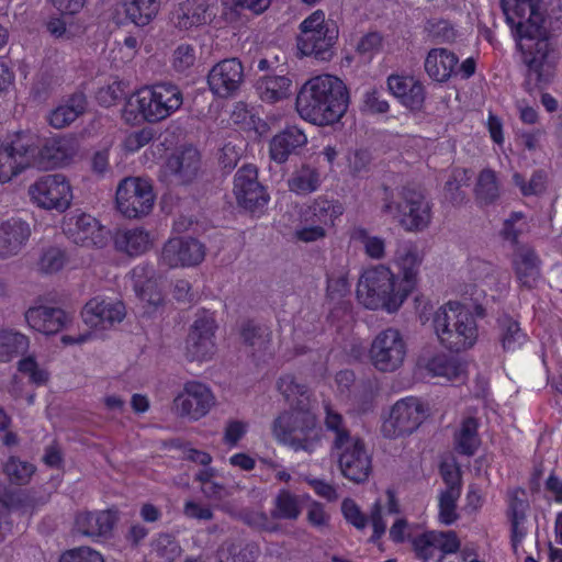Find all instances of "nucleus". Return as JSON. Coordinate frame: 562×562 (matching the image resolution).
I'll return each instance as SVG.
<instances>
[{"label":"nucleus","instance_id":"1","mask_svg":"<svg viewBox=\"0 0 562 562\" xmlns=\"http://www.w3.org/2000/svg\"><path fill=\"white\" fill-rule=\"evenodd\" d=\"M515 1V13L520 19L518 22H515L505 7L503 10L507 22L515 30L517 46L527 67L524 87L531 93L537 89L543 90L552 82L555 76L557 56L543 25L547 13L544 2L542 0Z\"/></svg>","mask_w":562,"mask_h":562},{"label":"nucleus","instance_id":"2","mask_svg":"<svg viewBox=\"0 0 562 562\" xmlns=\"http://www.w3.org/2000/svg\"><path fill=\"white\" fill-rule=\"evenodd\" d=\"M349 103V91L344 81L336 76L321 75L301 87L295 106L302 119L324 126L339 122Z\"/></svg>","mask_w":562,"mask_h":562},{"label":"nucleus","instance_id":"3","mask_svg":"<svg viewBox=\"0 0 562 562\" xmlns=\"http://www.w3.org/2000/svg\"><path fill=\"white\" fill-rule=\"evenodd\" d=\"M380 201L381 212L397 218L405 231L422 232L430 224L431 204L418 184L392 188L382 183Z\"/></svg>","mask_w":562,"mask_h":562},{"label":"nucleus","instance_id":"4","mask_svg":"<svg viewBox=\"0 0 562 562\" xmlns=\"http://www.w3.org/2000/svg\"><path fill=\"white\" fill-rule=\"evenodd\" d=\"M182 102V92L176 85L156 83L127 98L122 117L126 122H134L140 117L149 123H157L176 112Z\"/></svg>","mask_w":562,"mask_h":562},{"label":"nucleus","instance_id":"5","mask_svg":"<svg viewBox=\"0 0 562 562\" xmlns=\"http://www.w3.org/2000/svg\"><path fill=\"white\" fill-rule=\"evenodd\" d=\"M408 295V289L383 265L366 270L357 286V297L367 308L387 313L396 312Z\"/></svg>","mask_w":562,"mask_h":562},{"label":"nucleus","instance_id":"6","mask_svg":"<svg viewBox=\"0 0 562 562\" xmlns=\"http://www.w3.org/2000/svg\"><path fill=\"white\" fill-rule=\"evenodd\" d=\"M432 324L440 344L452 352L468 350L476 342L479 331L473 313L459 302L438 308Z\"/></svg>","mask_w":562,"mask_h":562},{"label":"nucleus","instance_id":"7","mask_svg":"<svg viewBox=\"0 0 562 562\" xmlns=\"http://www.w3.org/2000/svg\"><path fill=\"white\" fill-rule=\"evenodd\" d=\"M272 432L278 441L295 451L303 450L308 453L315 450L321 439L316 416L306 406L305 400L301 401L300 408L293 407L281 413L273 420Z\"/></svg>","mask_w":562,"mask_h":562},{"label":"nucleus","instance_id":"8","mask_svg":"<svg viewBox=\"0 0 562 562\" xmlns=\"http://www.w3.org/2000/svg\"><path fill=\"white\" fill-rule=\"evenodd\" d=\"M35 133L16 132L8 136L0 146V183L9 182L32 166Z\"/></svg>","mask_w":562,"mask_h":562},{"label":"nucleus","instance_id":"9","mask_svg":"<svg viewBox=\"0 0 562 562\" xmlns=\"http://www.w3.org/2000/svg\"><path fill=\"white\" fill-rule=\"evenodd\" d=\"M117 210L127 218H140L150 213L155 194L151 184L142 178L123 179L115 194Z\"/></svg>","mask_w":562,"mask_h":562},{"label":"nucleus","instance_id":"10","mask_svg":"<svg viewBox=\"0 0 562 562\" xmlns=\"http://www.w3.org/2000/svg\"><path fill=\"white\" fill-rule=\"evenodd\" d=\"M406 351V342L401 331L389 327L374 337L369 356L375 369L393 372L403 364Z\"/></svg>","mask_w":562,"mask_h":562},{"label":"nucleus","instance_id":"11","mask_svg":"<svg viewBox=\"0 0 562 562\" xmlns=\"http://www.w3.org/2000/svg\"><path fill=\"white\" fill-rule=\"evenodd\" d=\"M31 200L44 210L64 213L72 200L71 187L61 173L41 177L29 188Z\"/></svg>","mask_w":562,"mask_h":562},{"label":"nucleus","instance_id":"12","mask_svg":"<svg viewBox=\"0 0 562 562\" xmlns=\"http://www.w3.org/2000/svg\"><path fill=\"white\" fill-rule=\"evenodd\" d=\"M233 192L237 205L251 214L262 213L270 200L265 186L258 180L257 167L251 164L236 171Z\"/></svg>","mask_w":562,"mask_h":562},{"label":"nucleus","instance_id":"13","mask_svg":"<svg viewBox=\"0 0 562 562\" xmlns=\"http://www.w3.org/2000/svg\"><path fill=\"white\" fill-rule=\"evenodd\" d=\"M427 417V409L423 402L416 397L397 401L387 419L382 424L384 437L396 438L411 435Z\"/></svg>","mask_w":562,"mask_h":562},{"label":"nucleus","instance_id":"14","mask_svg":"<svg viewBox=\"0 0 562 562\" xmlns=\"http://www.w3.org/2000/svg\"><path fill=\"white\" fill-rule=\"evenodd\" d=\"M63 232L75 244L83 247L103 248L110 237V231L100 225L90 214L76 210L64 217Z\"/></svg>","mask_w":562,"mask_h":562},{"label":"nucleus","instance_id":"15","mask_svg":"<svg viewBox=\"0 0 562 562\" xmlns=\"http://www.w3.org/2000/svg\"><path fill=\"white\" fill-rule=\"evenodd\" d=\"M215 319L206 312L199 314L190 327L186 340V358L189 361H205L215 353Z\"/></svg>","mask_w":562,"mask_h":562},{"label":"nucleus","instance_id":"16","mask_svg":"<svg viewBox=\"0 0 562 562\" xmlns=\"http://www.w3.org/2000/svg\"><path fill=\"white\" fill-rule=\"evenodd\" d=\"M33 143L32 166L41 169H52L67 164L76 154V146L72 138L52 137L41 138L35 134Z\"/></svg>","mask_w":562,"mask_h":562},{"label":"nucleus","instance_id":"17","mask_svg":"<svg viewBox=\"0 0 562 562\" xmlns=\"http://www.w3.org/2000/svg\"><path fill=\"white\" fill-rule=\"evenodd\" d=\"M214 404L215 397L211 390L196 381L187 382L183 391L173 400L177 414L193 420L204 417Z\"/></svg>","mask_w":562,"mask_h":562},{"label":"nucleus","instance_id":"18","mask_svg":"<svg viewBox=\"0 0 562 562\" xmlns=\"http://www.w3.org/2000/svg\"><path fill=\"white\" fill-rule=\"evenodd\" d=\"M201 169V156L196 148L184 147L171 154L162 166L161 173L176 186H188L199 176Z\"/></svg>","mask_w":562,"mask_h":562},{"label":"nucleus","instance_id":"19","mask_svg":"<svg viewBox=\"0 0 562 562\" xmlns=\"http://www.w3.org/2000/svg\"><path fill=\"white\" fill-rule=\"evenodd\" d=\"M244 67L238 58L223 59L214 65L207 75L210 90L218 98L237 93L244 82Z\"/></svg>","mask_w":562,"mask_h":562},{"label":"nucleus","instance_id":"20","mask_svg":"<svg viewBox=\"0 0 562 562\" xmlns=\"http://www.w3.org/2000/svg\"><path fill=\"white\" fill-rule=\"evenodd\" d=\"M205 257V246L192 237L169 239L162 247L160 259L169 268L193 267Z\"/></svg>","mask_w":562,"mask_h":562},{"label":"nucleus","instance_id":"21","mask_svg":"<svg viewBox=\"0 0 562 562\" xmlns=\"http://www.w3.org/2000/svg\"><path fill=\"white\" fill-rule=\"evenodd\" d=\"M338 26L334 20H327L318 30L305 32L297 40V47L305 56H314L318 60L327 61L333 56V46L338 38Z\"/></svg>","mask_w":562,"mask_h":562},{"label":"nucleus","instance_id":"22","mask_svg":"<svg viewBox=\"0 0 562 562\" xmlns=\"http://www.w3.org/2000/svg\"><path fill=\"white\" fill-rule=\"evenodd\" d=\"M216 16L215 3L211 0H186L172 12L170 20L180 31L211 23Z\"/></svg>","mask_w":562,"mask_h":562},{"label":"nucleus","instance_id":"23","mask_svg":"<svg viewBox=\"0 0 562 562\" xmlns=\"http://www.w3.org/2000/svg\"><path fill=\"white\" fill-rule=\"evenodd\" d=\"M338 463L342 475L355 483L367 481L372 469L371 458L359 438L339 454Z\"/></svg>","mask_w":562,"mask_h":562},{"label":"nucleus","instance_id":"24","mask_svg":"<svg viewBox=\"0 0 562 562\" xmlns=\"http://www.w3.org/2000/svg\"><path fill=\"white\" fill-rule=\"evenodd\" d=\"M83 322L99 329H106L114 323H120L125 316V306L122 302H108L99 297L91 299L81 312Z\"/></svg>","mask_w":562,"mask_h":562},{"label":"nucleus","instance_id":"25","mask_svg":"<svg viewBox=\"0 0 562 562\" xmlns=\"http://www.w3.org/2000/svg\"><path fill=\"white\" fill-rule=\"evenodd\" d=\"M24 316L31 328L45 335L57 334L71 321L64 310L45 305L30 307Z\"/></svg>","mask_w":562,"mask_h":562},{"label":"nucleus","instance_id":"26","mask_svg":"<svg viewBox=\"0 0 562 562\" xmlns=\"http://www.w3.org/2000/svg\"><path fill=\"white\" fill-rule=\"evenodd\" d=\"M117 509L79 513L76 517V528L83 536L90 538H108L119 521Z\"/></svg>","mask_w":562,"mask_h":562},{"label":"nucleus","instance_id":"27","mask_svg":"<svg viewBox=\"0 0 562 562\" xmlns=\"http://www.w3.org/2000/svg\"><path fill=\"white\" fill-rule=\"evenodd\" d=\"M31 226L26 221L12 217L0 224V259L18 255L31 236Z\"/></svg>","mask_w":562,"mask_h":562},{"label":"nucleus","instance_id":"28","mask_svg":"<svg viewBox=\"0 0 562 562\" xmlns=\"http://www.w3.org/2000/svg\"><path fill=\"white\" fill-rule=\"evenodd\" d=\"M306 144L304 132L296 126H289L271 138L270 158L277 164H284L291 155H299Z\"/></svg>","mask_w":562,"mask_h":562},{"label":"nucleus","instance_id":"29","mask_svg":"<svg viewBox=\"0 0 562 562\" xmlns=\"http://www.w3.org/2000/svg\"><path fill=\"white\" fill-rule=\"evenodd\" d=\"M240 338L256 361H265L271 355V333L260 324L248 321L241 325Z\"/></svg>","mask_w":562,"mask_h":562},{"label":"nucleus","instance_id":"30","mask_svg":"<svg viewBox=\"0 0 562 562\" xmlns=\"http://www.w3.org/2000/svg\"><path fill=\"white\" fill-rule=\"evenodd\" d=\"M540 259L533 248L519 246L513 255V266L519 283L532 289L540 277Z\"/></svg>","mask_w":562,"mask_h":562},{"label":"nucleus","instance_id":"31","mask_svg":"<svg viewBox=\"0 0 562 562\" xmlns=\"http://www.w3.org/2000/svg\"><path fill=\"white\" fill-rule=\"evenodd\" d=\"M458 57L446 48H432L425 60V70L436 81L448 80L454 71Z\"/></svg>","mask_w":562,"mask_h":562},{"label":"nucleus","instance_id":"32","mask_svg":"<svg viewBox=\"0 0 562 562\" xmlns=\"http://www.w3.org/2000/svg\"><path fill=\"white\" fill-rule=\"evenodd\" d=\"M87 108V98L83 92L72 93L67 102L53 110L48 116L49 124L55 128H64L83 114Z\"/></svg>","mask_w":562,"mask_h":562},{"label":"nucleus","instance_id":"33","mask_svg":"<svg viewBox=\"0 0 562 562\" xmlns=\"http://www.w3.org/2000/svg\"><path fill=\"white\" fill-rule=\"evenodd\" d=\"M342 213L344 206L341 203L319 196L303 211L302 218L305 223H315L324 227L333 223Z\"/></svg>","mask_w":562,"mask_h":562},{"label":"nucleus","instance_id":"34","mask_svg":"<svg viewBox=\"0 0 562 562\" xmlns=\"http://www.w3.org/2000/svg\"><path fill=\"white\" fill-rule=\"evenodd\" d=\"M291 83L286 76L267 75L257 80L256 90L262 101L276 103L291 94Z\"/></svg>","mask_w":562,"mask_h":562},{"label":"nucleus","instance_id":"35","mask_svg":"<svg viewBox=\"0 0 562 562\" xmlns=\"http://www.w3.org/2000/svg\"><path fill=\"white\" fill-rule=\"evenodd\" d=\"M113 239L116 250L132 257L144 254L149 247L148 234L139 228L117 231Z\"/></svg>","mask_w":562,"mask_h":562},{"label":"nucleus","instance_id":"36","mask_svg":"<svg viewBox=\"0 0 562 562\" xmlns=\"http://www.w3.org/2000/svg\"><path fill=\"white\" fill-rule=\"evenodd\" d=\"M479 423L474 417L462 420L460 429L454 434V448L460 454L473 456L480 443L477 434Z\"/></svg>","mask_w":562,"mask_h":562},{"label":"nucleus","instance_id":"37","mask_svg":"<svg viewBox=\"0 0 562 562\" xmlns=\"http://www.w3.org/2000/svg\"><path fill=\"white\" fill-rule=\"evenodd\" d=\"M397 262L403 274L400 283L404 289H408L409 294L415 288L416 277L422 263L417 248L414 246L403 248V250L397 254Z\"/></svg>","mask_w":562,"mask_h":562},{"label":"nucleus","instance_id":"38","mask_svg":"<svg viewBox=\"0 0 562 562\" xmlns=\"http://www.w3.org/2000/svg\"><path fill=\"white\" fill-rule=\"evenodd\" d=\"M475 201L480 206L490 205L499 198V186L495 171L483 169L474 187Z\"/></svg>","mask_w":562,"mask_h":562},{"label":"nucleus","instance_id":"39","mask_svg":"<svg viewBox=\"0 0 562 562\" xmlns=\"http://www.w3.org/2000/svg\"><path fill=\"white\" fill-rule=\"evenodd\" d=\"M160 0H132L124 3L126 18L137 26L149 24L157 15Z\"/></svg>","mask_w":562,"mask_h":562},{"label":"nucleus","instance_id":"40","mask_svg":"<svg viewBox=\"0 0 562 562\" xmlns=\"http://www.w3.org/2000/svg\"><path fill=\"white\" fill-rule=\"evenodd\" d=\"M277 387L290 404V409L293 407L300 408L301 401L303 400H305L306 406H310V390L307 385L297 382L293 374L280 376L277 382Z\"/></svg>","mask_w":562,"mask_h":562},{"label":"nucleus","instance_id":"41","mask_svg":"<svg viewBox=\"0 0 562 562\" xmlns=\"http://www.w3.org/2000/svg\"><path fill=\"white\" fill-rule=\"evenodd\" d=\"M319 184V172L310 165H303L288 180L290 191L296 194L312 193L318 189Z\"/></svg>","mask_w":562,"mask_h":562},{"label":"nucleus","instance_id":"42","mask_svg":"<svg viewBox=\"0 0 562 562\" xmlns=\"http://www.w3.org/2000/svg\"><path fill=\"white\" fill-rule=\"evenodd\" d=\"M29 349V338L18 331H0V361L8 362Z\"/></svg>","mask_w":562,"mask_h":562},{"label":"nucleus","instance_id":"43","mask_svg":"<svg viewBox=\"0 0 562 562\" xmlns=\"http://www.w3.org/2000/svg\"><path fill=\"white\" fill-rule=\"evenodd\" d=\"M470 171L464 168H454L448 181L445 183V198L453 205H461L467 200L462 187L470 184Z\"/></svg>","mask_w":562,"mask_h":562},{"label":"nucleus","instance_id":"44","mask_svg":"<svg viewBox=\"0 0 562 562\" xmlns=\"http://www.w3.org/2000/svg\"><path fill=\"white\" fill-rule=\"evenodd\" d=\"M499 340L505 351L516 350L526 341V334L522 333L519 323L505 315L498 319Z\"/></svg>","mask_w":562,"mask_h":562},{"label":"nucleus","instance_id":"45","mask_svg":"<svg viewBox=\"0 0 562 562\" xmlns=\"http://www.w3.org/2000/svg\"><path fill=\"white\" fill-rule=\"evenodd\" d=\"M301 514L297 496L286 490H281L274 499L271 517L274 519L295 520Z\"/></svg>","mask_w":562,"mask_h":562},{"label":"nucleus","instance_id":"46","mask_svg":"<svg viewBox=\"0 0 562 562\" xmlns=\"http://www.w3.org/2000/svg\"><path fill=\"white\" fill-rule=\"evenodd\" d=\"M426 369L432 375L445 376L448 380L456 379L461 373V368L458 362L443 353L436 355L429 359Z\"/></svg>","mask_w":562,"mask_h":562},{"label":"nucleus","instance_id":"47","mask_svg":"<svg viewBox=\"0 0 562 562\" xmlns=\"http://www.w3.org/2000/svg\"><path fill=\"white\" fill-rule=\"evenodd\" d=\"M3 471L11 483L24 485L29 483L35 468L26 461H21L19 458L11 457L4 463Z\"/></svg>","mask_w":562,"mask_h":562},{"label":"nucleus","instance_id":"48","mask_svg":"<svg viewBox=\"0 0 562 562\" xmlns=\"http://www.w3.org/2000/svg\"><path fill=\"white\" fill-rule=\"evenodd\" d=\"M461 493L453 491H441L438 496L439 520L443 525H452L458 520L457 502Z\"/></svg>","mask_w":562,"mask_h":562},{"label":"nucleus","instance_id":"49","mask_svg":"<svg viewBox=\"0 0 562 562\" xmlns=\"http://www.w3.org/2000/svg\"><path fill=\"white\" fill-rule=\"evenodd\" d=\"M443 531H427L413 539L416 555L427 561L434 557L438 543L443 539Z\"/></svg>","mask_w":562,"mask_h":562},{"label":"nucleus","instance_id":"50","mask_svg":"<svg viewBox=\"0 0 562 562\" xmlns=\"http://www.w3.org/2000/svg\"><path fill=\"white\" fill-rule=\"evenodd\" d=\"M513 182L525 196L537 195L546 189V176L542 171H535L529 180L516 172L513 175Z\"/></svg>","mask_w":562,"mask_h":562},{"label":"nucleus","instance_id":"51","mask_svg":"<svg viewBox=\"0 0 562 562\" xmlns=\"http://www.w3.org/2000/svg\"><path fill=\"white\" fill-rule=\"evenodd\" d=\"M66 254L57 247L46 249L40 260V268L46 273H54L63 269L66 263Z\"/></svg>","mask_w":562,"mask_h":562},{"label":"nucleus","instance_id":"52","mask_svg":"<svg viewBox=\"0 0 562 562\" xmlns=\"http://www.w3.org/2000/svg\"><path fill=\"white\" fill-rule=\"evenodd\" d=\"M135 291L137 296L153 308H157L164 303L161 291L151 280H147L145 282H136Z\"/></svg>","mask_w":562,"mask_h":562},{"label":"nucleus","instance_id":"53","mask_svg":"<svg viewBox=\"0 0 562 562\" xmlns=\"http://www.w3.org/2000/svg\"><path fill=\"white\" fill-rule=\"evenodd\" d=\"M326 292L327 299L331 302L342 300L350 293L347 276L342 273L328 276Z\"/></svg>","mask_w":562,"mask_h":562},{"label":"nucleus","instance_id":"54","mask_svg":"<svg viewBox=\"0 0 562 562\" xmlns=\"http://www.w3.org/2000/svg\"><path fill=\"white\" fill-rule=\"evenodd\" d=\"M258 548L255 544L248 543L236 551L233 547L227 552L220 551L218 562H255L257 558Z\"/></svg>","mask_w":562,"mask_h":562},{"label":"nucleus","instance_id":"55","mask_svg":"<svg viewBox=\"0 0 562 562\" xmlns=\"http://www.w3.org/2000/svg\"><path fill=\"white\" fill-rule=\"evenodd\" d=\"M58 562H104L102 555L89 548L79 547L64 552Z\"/></svg>","mask_w":562,"mask_h":562},{"label":"nucleus","instance_id":"56","mask_svg":"<svg viewBox=\"0 0 562 562\" xmlns=\"http://www.w3.org/2000/svg\"><path fill=\"white\" fill-rule=\"evenodd\" d=\"M125 97L126 92L122 81H114L111 85L101 88L97 94L99 103L106 108L115 104L117 101Z\"/></svg>","mask_w":562,"mask_h":562},{"label":"nucleus","instance_id":"57","mask_svg":"<svg viewBox=\"0 0 562 562\" xmlns=\"http://www.w3.org/2000/svg\"><path fill=\"white\" fill-rule=\"evenodd\" d=\"M19 371L27 374L31 382L37 385L48 381V372L41 369L34 358L27 357L19 361Z\"/></svg>","mask_w":562,"mask_h":562},{"label":"nucleus","instance_id":"58","mask_svg":"<svg viewBox=\"0 0 562 562\" xmlns=\"http://www.w3.org/2000/svg\"><path fill=\"white\" fill-rule=\"evenodd\" d=\"M372 155L368 149H356L348 156L349 169L352 176H359L369 171Z\"/></svg>","mask_w":562,"mask_h":562},{"label":"nucleus","instance_id":"59","mask_svg":"<svg viewBox=\"0 0 562 562\" xmlns=\"http://www.w3.org/2000/svg\"><path fill=\"white\" fill-rule=\"evenodd\" d=\"M195 63V50L191 45H179L173 52V67L177 71L183 72Z\"/></svg>","mask_w":562,"mask_h":562},{"label":"nucleus","instance_id":"60","mask_svg":"<svg viewBox=\"0 0 562 562\" xmlns=\"http://www.w3.org/2000/svg\"><path fill=\"white\" fill-rule=\"evenodd\" d=\"M341 510L345 519L357 529H363L367 526L368 518L362 514L359 506L351 498L342 501Z\"/></svg>","mask_w":562,"mask_h":562},{"label":"nucleus","instance_id":"61","mask_svg":"<svg viewBox=\"0 0 562 562\" xmlns=\"http://www.w3.org/2000/svg\"><path fill=\"white\" fill-rule=\"evenodd\" d=\"M507 517L510 522V541L514 551H517L519 543L522 541L524 537L527 533L526 528L522 526L526 521L527 515L526 512H519L516 514H507Z\"/></svg>","mask_w":562,"mask_h":562},{"label":"nucleus","instance_id":"62","mask_svg":"<svg viewBox=\"0 0 562 562\" xmlns=\"http://www.w3.org/2000/svg\"><path fill=\"white\" fill-rule=\"evenodd\" d=\"M223 3L236 13L249 10L255 14H260L270 7L271 0H223Z\"/></svg>","mask_w":562,"mask_h":562},{"label":"nucleus","instance_id":"63","mask_svg":"<svg viewBox=\"0 0 562 562\" xmlns=\"http://www.w3.org/2000/svg\"><path fill=\"white\" fill-rule=\"evenodd\" d=\"M424 86L420 82L414 80L413 83L409 85L405 97L402 99V103L411 110H419L424 104Z\"/></svg>","mask_w":562,"mask_h":562},{"label":"nucleus","instance_id":"64","mask_svg":"<svg viewBox=\"0 0 562 562\" xmlns=\"http://www.w3.org/2000/svg\"><path fill=\"white\" fill-rule=\"evenodd\" d=\"M382 35L379 32H370L363 35L357 44V52L360 55H372L379 52L382 46Z\"/></svg>","mask_w":562,"mask_h":562}]
</instances>
